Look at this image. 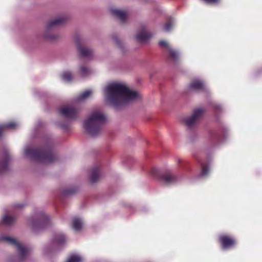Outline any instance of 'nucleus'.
I'll return each mask as SVG.
<instances>
[{"label": "nucleus", "mask_w": 262, "mask_h": 262, "mask_svg": "<svg viewBox=\"0 0 262 262\" xmlns=\"http://www.w3.org/2000/svg\"><path fill=\"white\" fill-rule=\"evenodd\" d=\"M46 37L49 40L53 41V40H54L56 39H57L58 37V36L56 35H47Z\"/></svg>", "instance_id": "nucleus-30"}, {"label": "nucleus", "mask_w": 262, "mask_h": 262, "mask_svg": "<svg viewBox=\"0 0 262 262\" xmlns=\"http://www.w3.org/2000/svg\"><path fill=\"white\" fill-rule=\"evenodd\" d=\"M152 35L150 33L147 32L145 30H143L137 34L136 38L137 40L140 41L145 42L150 39Z\"/></svg>", "instance_id": "nucleus-17"}, {"label": "nucleus", "mask_w": 262, "mask_h": 262, "mask_svg": "<svg viewBox=\"0 0 262 262\" xmlns=\"http://www.w3.org/2000/svg\"><path fill=\"white\" fill-rule=\"evenodd\" d=\"M0 241L13 246L17 249L20 261L23 260L30 252V248L22 246L13 238L9 236H0Z\"/></svg>", "instance_id": "nucleus-5"}, {"label": "nucleus", "mask_w": 262, "mask_h": 262, "mask_svg": "<svg viewBox=\"0 0 262 262\" xmlns=\"http://www.w3.org/2000/svg\"><path fill=\"white\" fill-rule=\"evenodd\" d=\"M113 39L114 42L116 44V45H117L119 47H121V42L117 36H114L113 37Z\"/></svg>", "instance_id": "nucleus-29"}, {"label": "nucleus", "mask_w": 262, "mask_h": 262, "mask_svg": "<svg viewBox=\"0 0 262 262\" xmlns=\"http://www.w3.org/2000/svg\"><path fill=\"white\" fill-rule=\"evenodd\" d=\"M172 28V24L171 22L166 23L163 27V30L165 32H169Z\"/></svg>", "instance_id": "nucleus-27"}, {"label": "nucleus", "mask_w": 262, "mask_h": 262, "mask_svg": "<svg viewBox=\"0 0 262 262\" xmlns=\"http://www.w3.org/2000/svg\"><path fill=\"white\" fill-rule=\"evenodd\" d=\"M209 171V167L207 164H202V171L200 174V176L204 177L207 176Z\"/></svg>", "instance_id": "nucleus-24"}, {"label": "nucleus", "mask_w": 262, "mask_h": 262, "mask_svg": "<svg viewBox=\"0 0 262 262\" xmlns=\"http://www.w3.org/2000/svg\"><path fill=\"white\" fill-rule=\"evenodd\" d=\"M66 22L64 17H59L49 21L47 26V29L49 30L52 27L60 26Z\"/></svg>", "instance_id": "nucleus-16"}, {"label": "nucleus", "mask_w": 262, "mask_h": 262, "mask_svg": "<svg viewBox=\"0 0 262 262\" xmlns=\"http://www.w3.org/2000/svg\"><path fill=\"white\" fill-rule=\"evenodd\" d=\"M60 114L70 120H75L79 116V111L72 105H64L59 109Z\"/></svg>", "instance_id": "nucleus-7"}, {"label": "nucleus", "mask_w": 262, "mask_h": 262, "mask_svg": "<svg viewBox=\"0 0 262 262\" xmlns=\"http://www.w3.org/2000/svg\"><path fill=\"white\" fill-rule=\"evenodd\" d=\"M204 113V110L202 108L194 109L192 115L183 118L182 121L188 129H191L197 125Z\"/></svg>", "instance_id": "nucleus-6"}, {"label": "nucleus", "mask_w": 262, "mask_h": 262, "mask_svg": "<svg viewBox=\"0 0 262 262\" xmlns=\"http://www.w3.org/2000/svg\"><path fill=\"white\" fill-rule=\"evenodd\" d=\"M188 89L189 91H208V88L204 82L200 79H195L192 81L188 86Z\"/></svg>", "instance_id": "nucleus-9"}, {"label": "nucleus", "mask_w": 262, "mask_h": 262, "mask_svg": "<svg viewBox=\"0 0 262 262\" xmlns=\"http://www.w3.org/2000/svg\"><path fill=\"white\" fill-rule=\"evenodd\" d=\"M215 109L216 110H220L221 108V106L220 105H215L214 106Z\"/></svg>", "instance_id": "nucleus-33"}, {"label": "nucleus", "mask_w": 262, "mask_h": 262, "mask_svg": "<svg viewBox=\"0 0 262 262\" xmlns=\"http://www.w3.org/2000/svg\"><path fill=\"white\" fill-rule=\"evenodd\" d=\"M106 102L118 106L140 99L137 92L130 90L125 84L114 82L107 84L103 90Z\"/></svg>", "instance_id": "nucleus-1"}, {"label": "nucleus", "mask_w": 262, "mask_h": 262, "mask_svg": "<svg viewBox=\"0 0 262 262\" xmlns=\"http://www.w3.org/2000/svg\"><path fill=\"white\" fill-rule=\"evenodd\" d=\"M62 79L66 81H70L73 79L72 73L70 72L67 71L62 73L61 75Z\"/></svg>", "instance_id": "nucleus-25"}, {"label": "nucleus", "mask_w": 262, "mask_h": 262, "mask_svg": "<svg viewBox=\"0 0 262 262\" xmlns=\"http://www.w3.org/2000/svg\"><path fill=\"white\" fill-rule=\"evenodd\" d=\"M93 93V91L91 90H86L81 93L77 98L76 100L78 101H83L88 98L91 94Z\"/></svg>", "instance_id": "nucleus-19"}, {"label": "nucleus", "mask_w": 262, "mask_h": 262, "mask_svg": "<svg viewBox=\"0 0 262 262\" xmlns=\"http://www.w3.org/2000/svg\"><path fill=\"white\" fill-rule=\"evenodd\" d=\"M75 41L77 45L78 51L81 57L90 58L92 56L93 51L85 47L79 37L75 38Z\"/></svg>", "instance_id": "nucleus-8"}, {"label": "nucleus", "mask_w": 262, "mask_h": 262, "mask_svg": "<svg viewBox=\"0 0 262 262\" xmlns=\"http://www.w3.org/2000/svg\"><path fill=\"white\" fill-rule=\"evenodd\" d=\"M222 248L223 249H227L234 246L235 244V240L227 235H222L219 237Z\"/></svg>", "instance_id": "nucleus-10"}, {"label": "nucleus", "mask_w": 262, "mask_h": 262, "mask_svg": "<svg viewBox=\"0 0 262 262\" xmlns=\"http://www.w3.org/2000/svg\"><path fill=\"white\" fill-rule=\"evenodd\" d=\"M16 126H17V124L14 122H11L0 125V137L2 136L3 132Z\"/></svg>", "instance_id": "nucleus-21"}, {"label": "nucleus", "mask_w": 262, "mask_h": 262, "mask_svg": "<svg viewBox=\"0 0 262 262\" xmlns=\"http://www.w3.org/2000/svg\"><path fill=\"white\" fill-rule=\"evenodd\" d=\"M112 14L118 18L121 22H124L127 18V13L126 11L118 9L112 8L111 9Z\"/></svg>", "instance_id": "nucleus-12"}, {"label": "nucleus", "mask_w": 262, "mask_h": 262, "mask_svg": "<svg viewBox=\"0 0 262 262\" xmlns=\"http://www.w3.org/2000/svg\"><path fill=\"white\" fill-rule=\"evenodd\" d=\"M15 221V217L8 215H5L2 219L3 224L9 225L12 224Z\"/></svg>", "instance_id": "nucleus-22"}, {"label": "nucleus", "mask_w": 262, "mask_h": 262, "mask_svg": "<svg viewBox=\"0 0 262 262\" xmlns=\"http://www.w3.org/2000/svg\"><path fill=\"white\" fill-rule=\"evenodd\" d=\"M49 223V217L42 211L35 213L29 221V225L34 232L45 227Z\"/></svg>", "instance_id": "nucleus-4"}, {"label": "nucleus", "mask_w": 262, "mask_h": 262, "mask_svg": "<svg viewBox=\"0 0 262 262\" xmlns=\"http://www.w3.org/2000/svg\"><path fill=\"white\" fill-rule=\"evenodd\" d=\"M25 155L32 160L43 164H48L56 161L58 157L51 148V141L47 140L45 146L40 149H34L27 146L24 149Z\"/></svg>", "instance_id": "nucleus-2"}, {"label": "nucleus", "mask_w": 262, "mask_h": 262, "mask_svg": "<svg viewBox=\"0 0 262 262\" xmlns=\"http://www.w3.org/2000/svg\"><path fill=\"white\" fill-rule=\"evenodd\" d=\"M205 2L209 4L218 3L220 0H203Z\"/></svg>", "instance_id": "nucleus-31"}, {"label": "nucleus", "mask_w": 262, "mask_h": 262, "mask_svg": "<svg viewBox=\"0 0 262 262\" xmlns=\"http://www.w3.org/2000/svg\"><path fill=\"white\" fill-rule=\"evenodd\" d=\"M24 206V204H16L14 205V207L15 208H20L23 207Z\"/></svg>", "instance_id": "nucleus-32"}, {"label": "nucleus", "mask_w": 262, "mask_h": 262, "mask_svg": "<svg viewBox=\"0 0 262 262\" xmlns=\"http://www.w3.org/2000/svg\"><path fill=\"white\" fill-rule=\"evenodd\" d=\"M82 261L83 259L80 256L73 254L68 258L66 262H82Z\"/></svg>", "instance_id": "nucleus-23"}, {"label": "nucleus", "mask_w": 262, "mask_h": 262, "mask_svg": "<svg viewBox=\"0 0 262 262\" xmlns=\"http://www.w3.org/2000/svg\"><path fill=\"white\" fill-rule=\"evenodd\" d=\"M161 179L166 183L171 184L177 182L179 179L178 176L172 174L169 172H167L161 177Z\"/></svg>", "instance_id": "nucleus-11"}, {"label": "nucleus", "mask_w": 262, "mask_h": 262, "mask_svg": "<svg viewBox=\"0 0 262 262\" xmlns=\"http://www.w3.org/2000/svg\"><path fill=\"white\" fill-rule=\"evenodd\" d=\"M57 126L63 130H67L69 128V125L68 123L62 122H58Z\"/></svg>", "instance_id": "nucleus-28"}, {"label": "nucleus", "mask_w": 262, "mask_h": 262, "mask_svg": "<svg viewBox=\"0 0 262 262\" xmlns=\"http://www.w3.org/2000/svg\"><path fill=\"white\" fill-rule=\"evenodd\" d=\"M80 73L82 76L85 77L89 75L91 73V70L88 67L81 66L80 67Z\"/></svg>", "instance_id": "nucleus-26"}, {"label": "nucleus", "mask_w": 262, "mask_h": 262, "mask_svg": "<svg viewBox=\"0 0 262 262\" xmlns=\"http://www.w3.org/2000/svg\"><path fill=\"white\" fill-rule=\"evenodd\" d=\"M9 160V154L7 150H5L3 154V160L0 161V173L7 170Z\"/></svg>", "instance_id": "nucleus-14"}, {"label": "nucleus", "mask_w": 262, "mask_h": 262, "mask_svg": "<svg viewBox=\"0 0 262 262\" xmlns=\"http://www.w3.org/2000/svg\"><path fill=\"white\" fill-rule=\"evenodd\" d=\"M105 121L106 117L101 111H94L84 120L83 127L88 134L96 137L100 133Z\"/></svg>", "instance_id": "nucleus-3"}, {"label": "nucleus", "mask_w": 262, "mask_h": 262, "mask_svg": "<svg viewBox=\"0 0 262 262\" xmlns=\"http://www.w3.org/2000/svg\"><path fill=\"white\" fill-rule=\"evenodd\" d=\"M82 226V220L77 217H75L73 220L72 227L76 231H79L80 230Z\"/></svg>", "instance_id": "nucleus-20"}, {"label": "nucleus", "mask_w": 262, "mask_h": 262, "mask_svg": "<svg viewBox=\"0 0 262 262\" xmlns=\"http://www.w3.org/2000/svg\"><path fill=\"white\" fill-rule=\"evenodd\" d=\"M159 44L160 46L165 48L169 51L171 57L173 59H177L178 58L179 56V52L171 49L166 41L161 40L159 41Z\"/></svg>", "instance_id": "nucleus-15"}, {"label": "nucleus", "mask_w": 262, "mask_h": 262, "mask_svg": "<svg viewBox=\"0 0 262 262\" xmlns=\"http://www.w3.org/2000/svg\"><path fill=\"white\" fill-rule=\"evenodd\" d=\"M99 169L98 167L94 168L91 172L90 177V180L91 183H93L96 182L99 178Z\"/></svg>", "instance_id": "nucleus-18"}, {"label": "nucleus", "mask_w": 262, "mask_h": 262, "mask_svg": "<svg viewBox=\"0 0 262 262\" xmlns=\"http://www.w3.org/2000/svg\"><path fill=\"white\" fill-rule=\"evenodd\" d=\"M66 236L60 232L55 233L52 238L53 244L55 245H63L64 243H66Z\"/></svg>", "instance_id": "nucleus-13"}]
</instances>
